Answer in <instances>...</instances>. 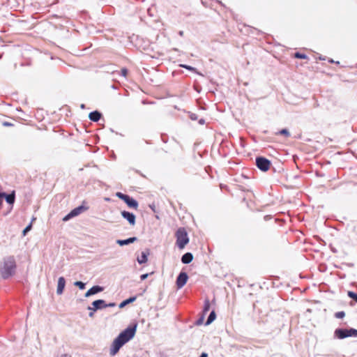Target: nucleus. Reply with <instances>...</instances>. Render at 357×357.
Returning <instances> with one entry per match:
<instances>
[{"label":"nucleus","instance_id":"obj_1","mask_svg":"<svg viewBox=\"0 0 357 357\" xmlns=\"http://www.w3.org/2000/svg\"><path fill=\"white\" fill-rule=\"evenodd\" d=\"M137 325H135L132 327H128L122 331L113 341L110 349V354L112 355H115L124 344L133 338L135 335Z\"/></svg>","mask_w":357,"mask_h":357},{"label":"nucleus","instance_id":"obj_2","mask_svg":"<svg viewBox=\"0 0 357 357\" xmlns=\"http://www.w3.org/2000/svg\"><path fill=\"white\" fill-rule=\"evenodd\" d=\"M176 245L182 250L189 243L188 233L183 229H179L176 233Z\"/></svg>","mask_w":357,"mask_h":357},{"label":"nucleus","instance_id":"obj_3","mask_svg":"<svg viewBox=\"0 0 357 357\" xmlns=\"http://www.w3.org/2000/svg\"><path fill=\"white\" fill-rule=\"evenodd\" d=\"M335 333L338 338L343 339L348 337L357 336V330L354 328L337 329L335 331Z\"/></svg>","mask_w":357,"mask_h":357},{"label":"nucleus","instance_id":"obj_4","mask_svg":"<svg viewBox=\"0 0 357 357\" xmlns=\"http://www.w3.org/2000/svg\"><path fill=\"white\" fill-rule=\"evenodd\" d=\"M259 169L262 171H267L270 167V161L264 158H258L256 160Z\"/></svg>","mask_w":357,"mask_h":357},{"label":"nucleus","instance_id":"obj_5","mask_svg":"<svg viewBox=\"0 0 357 357\" xmlns=\"http://www.w3.org/2000/svg\"><path fill=\"white\" fill-rule=\"evenodd\" d=\"M117 196L119 198L123 199L130 207H132V208H137V202L135 200H134L132 199H130L128 196L123 195H122L121 193H117Z\"/></svg>","mask_w":357,"mask_h":357},{"label":"nucleus","instance_id":"obj_6","mask_svg":"<svg viewBox=\"0 0 357 357\" xmlns=\"http://www.w3.org/2000/svg\"><path fill=\"white\" fill-rule=\"evenodd\" d=\"M188 278L185 273H181L176 280L177 287L181 288L187 282Z\"/></svg>","mask_w":357,"mask_h":357},{"label":"nucleus","instance_id":"obj_7","mask_svg":"<svg viewBox=\"0 0 357 357\" xmlns=\"http://www.w3.org/2000/svg\"><path fill=\"white\" fill-rule=\"evenodd\" d=\"M121 215L125 219H126L129 222V223L131 225H135V215L134 214L130 213L129 212L123 211V212H121Z\"/></svg>","mask_w":357,"mask_h":357},{"label":"nucleus","instance_id":"obj_8","mask_svg":"<svg viewBox=\"0 0 357 357\" xmlns=\"http://www.w3.org/2000/svg\"><path fill=\"white\" fill-rule=\"evenodd\" d=\"M103 291V288L100 286H93L90 289H89L85 294L86 297H89L93 294H98Z\"/></svg>","mask_w":357,"mask_h":357},{"label":"nucleus","instance_id":"obj_9","mask_svg":"<svg viewBox=\"0 0 357 357\" xmlns=\"http://www.w3.org/2000/svg\"><path fill=\"white\" fill-rule=\"evenodd\" d=\"M65 285H66L65 279L63 277H60L58 279L57 289H56L58 294H62V292L64 289Z\"/></svg>","mask_w":357,"mask_h":357},{"label":"nucleus","instance_id":"obj_10","mask_svg":"<svg viewBox=\"0 0 357 357\" xmlns=\"http://www.w3.org/2000/svg\"><path fill=\"white\" fill-rule=\"evenodd\" d=\"M149 255V251L142 252L141 255L137 257V261L139 264L146 263L148 261V256Z\"/></svg>","mask_w":357,"mask_h":357},{"label":"nucleus","instance_id":"obj_11","mask_svg":"<svg viewBox=\"0 0 357 357\" xmlns=\"http://www.w3.org/2000/svg\"><path fill=\"white\" fill-rule=\"evenodd\" d=\"M136 241V238L135 237H132V238H129L126 240H118L116 241V243L121 245V246H123V245H128V244H130V243H134L135 241Z\"/></svg>","mask_w":357,"mask_h":357},{"label":"nucleus","instance_id":"obj_12","mask_svg":"<svg viewBox=\"0 0 357 357\" xmlns=\"http://www.w3.org/2000/svg\"><path fill=\"white\" fill-rule=\"evenodd\" d=\"M192 259H193L192 255L190 252H188V253H185L182 257L181 261L183 264H189L190 262L192 261Z\"/></svg>","mask_w":357,"mask_h":357},{"label":"nucleus","instance_id":"obj_13","mask_svg":"<svg viewBox=\"0 0 357 357\" xmlns=\"http://www.w3.org/2000/svg\"><path fill=\"white\" fill-rule=\"evenodd\" d=\"M93 306L94 307L93 310H96L97 309L104 307V301L102 300H97L93 302L92 303Z\"/></svg>","mask_w":357,"mask_h":357},{"label":"nucleus","instance_id":"obj_14","mask_svg":"<svg viewBox=\"0 0 357 357\" xmlns=\"http://www.w3.org/2000/svg\"><path fill=\"white\" fill-rule=\"evenodd\" d=\"M86 209V208H84L83 206L78 207V208H75L74 210H73L70 213V215H71L72 217L76 216V215H79L81 212H82L83 211H84Z\"/></svg>","mask_w":357,"mask_h":357},{"label":"nucleus","instance_id":"obj_15","mask_svg":"<svg viewBox=\"0 0 357 357\" xmlns=\"http://www.w3.org/2000/svg\"><path fill=\"white\" fill-rule=\"evenodd\" d=\"M100 114L98 112H91L90 114H89V118L91 120L93 121H97L100 119Z\"/></svg>","mask_w":357,"mask_h":357},{"label":"nucleus","instance_id":"obj_16","mask_svg":"<svg viewBox=\"0 0 357 357\" xmlns=\"http://www.w3.org/2000/svg\"><path fill=\"white\" fill-rule=\"evenodd\" d=\"M135 297H132V298H130L127 300H125L123 301V302H121L119 305V307L120 308H123V307H125L126 305H128V303H132L133 301H135Z\"/></svg>","mask_w":357,"mask_h":357},{"label":"nucleus","instance_id":"obj_17","mask_svg":"<svg viewBox=\"0 0 357 357\" xmlns=\"http://www.w3.org/2000/svg\"><path fill=\"white\" fill-rule=\"evenodd\" d=\"M5 198L8 203L13 204V202L15 201V194L12 193V194L8 195L5 196Z\"/></svg>","mask_w":357,"mask_h":357},{"label":"nucleus","instance_id":"obj_18","mask_svg":"<svg viewBox=\"0 0 357 357\" xmlns=\"http://www.w3.org/2000/svg\"><path fill=\"white\" fill-rule=\"evenodd\" d=\"M215 313L214 312H212L208 318L206 324H210L211 323H212L215 319Z\"/></svg>","mask_w":357,"mask_h":357},{"label":"nucleus","instance_id":"obj_19","mask_svg":"<svg viewBox=\"0 0 357 357\" xmlns=\"http://www.w3.org/2000/svg\"><path fill=\"white\" fill-rule=\"evenodd\" d=\"M75 285L78 287L80 289H83L85 287L84 283H83L82 282H80V281L75 282Z\"/></svg>","mask_w":357,"mask_h":357},{"label":"nucleus","instance_id":"obj_20","mask_svg":"<svg viewBox=\"0 0 357 357\" xmlns=\"http://www.w3.org/2000/svg\"><path fill=\"white\" fill-rule=\"evenodd\" d=\"M344 315H345V314L344 312H339L335 314V317L339 319L343 318L344 317Z\"/></svg>","mask_w":357,"mask_h":357},{"label":"nucleus","instance_id":"obj_21","mask_svg":"<svg viewBox=\"0 0 357 357\" xmlns=\"http://www.w3.org/2000/svg\"><path fill=\"white\" fill-rule=\"evenodd\" d=\"M348 294H349V296L351 298H354L356 301H357V295H356V294H355L354 293L351 292V291H349V292L348 293Z\"/></svg>","mask_w":357,"mask_h":357},{"label":"nucleus","instance_id":"obj_22","mask_svg":"<svg viewBox=\"0 0 357 357\" xmlns=\"http://www.w3.org/2000/svg\"><path fill=\"white\" fill-rule=\"evenodd\" d=\"M295 56H296V57H297V58H300V59H305V58H306L305 55H304V54H299V53H296V54H295Z\"/></svg>","mask_w":357,"mask_h":357},{"label":"nucleus","instance_id":"obj_23","mask_svg":"<svg viewBox=\"0 0 357 357\" xmlns=\"http://www.w3.org/2000/svg\"><path fill=\"white\" fill-rule=\"evenodd\" d=\"M70 218H72L71 215H70V213L68 215H67L66 217L63 218V220L64 221H66L68 220V219H70Z\"/></svg>","mask_w":357,"mask_h":357},{"label":"nucleus","instance_id":"obj_24","mask_svg":"<svg viewBox=\"0 0 357 357\" xmlns=\"http://www.w3.org/2000/svg\"><path fill=\"white\" fill-rule=\"evenodd\" d=\"M148 277V274H143L141 275V279L142 280H145Z\"/></svg>","mask_w":357,"mask_h":357},{"label":"nucleus","instance_id":"obj_25","mask_svg":"<svg viewBox=\"0 0 357 357\" xmlns=\"http://www.w3.org/2000/svg\"><path fill=\"white\" fill-rule=\"evenodd\" d=\"M7 195H6L5 193H0V199H2L3 197L5 198V196H6Z\"/></svg>","mask_w":357,"mask_h":357},{"label":"nucleus","instance_id":"obj_26","mask_svg":"<svg viewBox=\"0 0 357 357\" xmlns=\"http://www.w3.org/2000/svg\"><path fill=\"white\" fill-rule=\"evenodd\" d=\"M107 306L114 307V303H109V305H104V307H107Z\"/></svg>","mask_w":357,"mask_h":357},{"label":"nucleus","instance_id":"obj_27","mask_svg":"<svg viewBox=\"0 0 357 357\" xmlns=\"http://www.w3.org/2000/svg\"><path fill=\"white\" fill-rule=\"evenodd\" d=\"M61 357H71V356H70L68 354H63Z\"/></svg>","mask_w":357,"mask_h":357},{"label":"nucleus","instance_id":"obj_28","mask_svg":"<svg viewBox=\"0 0 357 357\" xmlns=\"http://www.w3.org/2000/svg\"><path fill=\"white\" fill-rule=\"evenodd\" d=\"M281 133H282V134H286V133H287V131L284 130L281 131Z\"/></svg>","mask_w":357,"mask_h":357},{"label":"nucleus","instance_id":"obj_29","mask_svg":"<svg viewBox=\"0 0 357 357\" xmlns=\"http://www.w3.org/2000/svg\"><path fill=\"white\" fill-rule=\"evenodd\" d=\"M201 357H207V355L205 354H203Z\"/></svg>","mask_w":357,"mask_h":357},{"label":"nucleus","instance_id":"obj_30","mask_svg":"<svg viewBox=\"0 0 357 357\" xmlns=\"http://www.w3.org/2000/svg\"><path fill=\"white\" fill-rule=\"evenodd\" d=\"M29 229V227L26 228V229L24 230V233H25L26 231H28Z\"/></svg>","mask_w":357,"mask_h":357},{"label":"nucleus","instance_id":"obj_31","mask_svg":"<svg viewBox=\"0 0 357 357\" xmlns=\"http://www.w3.org/2000/svg\"><path fill=\"white\" fill-rule=\"evenodd\" d=\"M183 66L185 67V68L190 69V67H188V66Z\"/></svg>","mask_w":357,"mask_h":357},{"label":"nucleus","instance_id":"obj_32","mask_svg":"<svg viewBox=\"0 0 357 357\" xmlns=\"http://www.w3.org/2000/svg\"><path fill=\"white\" fill-rule=\"evenodd\" d=\"M2 204V199H0V206Z\"/></svg>","mask_w":357,"mask_h":357}]
</instances>
